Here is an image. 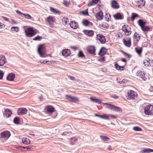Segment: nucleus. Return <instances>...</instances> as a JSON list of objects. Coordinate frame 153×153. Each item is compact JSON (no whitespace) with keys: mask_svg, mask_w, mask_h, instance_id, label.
I'll return each mask as SVG.
<instances>
[{"mask_svg":"<svg viewBox=\"0 0 153 153\" xmlns=\"http://www.w3.org/2000/svg\"><path fill=\"white\" fill-rule=\"evenodd\" d=\"M144 112L147 115L153 114V106L151 105L146 106L144 108Z\"/></svg>","mask_w":153,"mask_h":153,"instance_id":"obj_1","label":"nucleus"},{"mask_svg":"<svg viewBox=\"0 0 153 153\" xmlns=\"http://www.w3.org/2000/svg\"><path fill=\"white\" fill-rule=\"evenodd\" d=\"M25 33L26 35L28 37H33L36 33V32L35 31L33 27L28 28L25 30Z\"/></svg>","mask_w":153,"mask_h":153,"instance_id":"obj_2","label":"nucleus"},{"mask_svg":"<svg viewBox=\"0 0 153 153\" xmlns=\"http://www.w3.org/2000/svg\"><path fill=\"white\" fill-rule=\"evenodd\" d=\"M105 104L106 105V107L111 110L119 112H121L122 111L120 108L117 106L108 103H106Z\"/></svg>","mask_w":153,"mask_h":153,"instance_id":"obj_3","label":"nucleus"},{"mask_svg":"<svg viewBox=\"0 0 153 153\" xmlns=\"http://www.w3.org/2000/svg\"><path fill=\"white\" fill-rule=\"evenodd\" d=\"M10 135V133L8 131L2 132L1 134V140L4 141L7 140Z\"/></svg>","mask_w":153,"mask_h":153,"instance_id":"obj_4","label":"nucleus"},{"mask_svg":"<svg viewBox=\"0 0 153 153\" xmlns=\"http://www.w3.org/2000/svg\"><path fill=\"white\" fill-rule=\"evenodd\" d=\"M137 93L134 91L130 90L128 92L126 97L128 99H134L136 97Z\"/></svg>","mask_w":153,"mask_h":153,"instance_id":"obj_5","label":"nucleus"},{"mask_svg":"<svg viewBox=\"0 0 153 153\" xmlns=\"http://www.w3.org/2000/svg\"><path fill=\"white\" fill-rule=\"evenodd\" d=\"M66 98L67 100L72 102L75 103L79 101L78 98L75 97H72L69 95H66Z\"/></svg>","mask_w":153,"mask_h":153,"instance_id":"obj_6","label":"nucleus"},{"mask_svg":"<svg viewBox=\"0 0 153 153\" xmlns=\"http://www.w3.org/2000/svg\"><path fill=\"white\" fill-rule=\"evenodd\" d=\"M44 50L45 48L44 47L43 44H41L39 46L38 51L39 54L41 57H43V56L45 54Z\"/></svg>","mask_w":153,"mask_h":153,"instance_id":"obj_7","label":"nucleus"},{"mask_svg":"<svg viewBox=\"0 0 153 153\" xmlns=\"http://www.w3.org/2000/svg\"><path fill=\"white\" fill-rule=\"evenodd\" d=\"M127 40L124 38L123 39V42L124 44L126 46L130 47L131 46V39L130 38L128 37L126 38Z\"/></svg>","mask_w":153,"mask_h":153,"instance_id":"obj_8","label":"nucleus"},{"mask_svg":"<svg viewBox=\"0 0 153 153\" xmlns=\"http://www.w3.org/2000/svg\"><path fill=\"white\" fill-rule=\"evenodd\" d=\"M136 75L144 80H145L146 79V78L145 76V73L144 71H138L137 72Z\"/></svg>","mask_w":153,"mask_h":153,"instance_id":"obj_9","label":"nucleus"},{"mask_svg":"<svg viewBox=\"0 0 153 153\" xmlns=\"http://www.w3.org/2000/svg\"><path fill=\"white\" fill-rule=\"evenodd\" d=\"M140 37L139 34L137 32H135L133 36V39L134 44H136L138 43L140 39Z\"/></svg>","mask_w":153,"mask_h":153,"instance_id":"obj_10","label":"nucleus"},{"mask_svg":"<svg viewBox=\"0 0 153 153\" xmlns=\"http://www.w3.org/2000/svg\"><path fill=\"white\" fill-rule=\"evenodd\" d=\"M97 38L99 40L101 43L104 44L106 41L105 36L101 34H99L97 35Z\"/></svg>","mask_w":153,"mask_h":153,"instance_id":"obj_11","label":"nucleus"},{"mask_svg":"<svg viewBox=\"0 0 153 153\" xmlns=\"http://www.w3.org/2000/svg\"><path fill=\"white\" fill-rule=\"evenodd\" d=\"M27 112V110L25 108H19L17 110V114L19 115L26 114Z\"/></svg>","mask_w":153,"mask_h":153,"instance_id":"obj_12","label":"nucleus"},{"mask_svg":"<svg viewBox=\"0 0 153 153\" xmlns=\"http://www.w3.org/2000/svg\"><path fill=\"white\" fill-rule=\"evenodd\" d=\"M97 19L99 20H101L103 19V13L101 11L98 12L95 15Z\"/></svg>","mask_w":153,"mask_h":153,"instance_id":"obj_13","label":"nucleus"},{"mask_svg":"<svg viewBox=\"0 0 153 153\" xmlns=\"http://www.w3.org/2000/svg\"><path fill=\"white\" fill-rule=\"evenodd\" d=\"M62 54L64 56L67 57L71 54L70 50L68 49L63 50L62 52Z\"/></svg>","mask_w":153,"mask_h":153,"instance_id":"obj_14","label":"nucleus"},{"mask_svg":"<svg viewBox=\"0 0 153 153\" xmlns=\"http://www.w3.org/2000/svg\"><path fill=\"white\" fill-rule=\"evenodd\" d=\"M95 48L94 47L92 46L89 47L87 49L88 52L91 54L95 55Z\"/></svg>","mask_w":153,"mask_h":153,"instance_id":"obj_15","label":"nucleus"},{"mask_svg":"<svg viewBox=\"0 0 153 153\" xmlns=\"http://www.w3.org/2000/svg\"><path fill=\"white\" fill-rule=\"evenodd\" d=\"M91 100L93 102L100 103L101 102L102 100L97 98L95 97L91 96L90 97Z\"/></svg>","mask_w":153,"mask_h":153,"instance_id":"obj_16","label":"nucleus"},{"mask_svg":"<svg viewBox=\"0 0 153 153\" xmlns=\"http://www.w3.org/2000/svg\"><path fill=\"white\" fill-rule=\"evenodd\" d=\"M70 25L72 28L74 29H76L78 27V23L75 21H71L70 23Z\"/></svg>","mask_w":153,"mask_h":153,"instance_id":"obj_17","label":"nucleus"},{"mask_svg":"<svg viewBox=\"0 0 153 153\" xmlns=\"http://www.w3.org/2000/svg\"><path fill=\"white\" fill-rule=\"evenodd\" d=\"M15 77V75L13 73L9 74L7 77V79L9 81H13L14 80Z\"/></svg>","mask_w":153,"mask_h":153,"instance_id":"obj_18","label":"nucleus"},{"mask_svg":"<svg viewBox=\"0 0 153 153\" xmlns=\"http://www.w3.org/2000/svg\"><path fill=\"white\" fill-rule=\"evenodd\" d=\"M22 142L24 144L28 145L30 143V140L29 139L26 137H24L22 139Z\"/></svg>","mask_w":153,"mask_h":153,"instance_id":"obj_19","label":"nucleus"},{"mask_svg":"<svg viewBox=\"0 0 153 153\" xmlns=\"http://www.w3.org/2000/svg\"><path fill=\"white\" fill-rule=\"evenodd\" d=\"M5 58L4 56H0V66H2L6 62Z\"/></svg>","mask_w":153,"mask_h":153,"instance_id":"obj_20","label":"nucleus"},{"mask_svg":"<svg viewBox=\"0 0 153 153\" xmlns=\"http://www.w3.org/2000/svg\"><path fill=\"white\" fill-rule=\"evenodd\" d=\"M47 111L48 113H52L54 110V108L51 106H48L46 108Z\"/></svg>","mask_w":153,"mask_h":153,"instance_id":"obj_21","label":"nucleus"},{"mask_svg":"<svg viewBox=\"0 0 153 153\" xmlns=\"http://www.w3.org/2000/svg\"><path fill=\"white\" fill-rule=\"evenodd\" d=\"M83 32L85 34L89 36H91L94 35V32L92 30H84Z\"/></svg>","mask_w":153,"mask_h":153,"instance_id":"obj_22","label":"nucleus"},{"mask_svg":"<svg viewBox=\"0 0 153 153\" xmlns=\"http://www.w3.org/2000/svg\"><path fill=\"white\" fill-rule=\"evenodd\" d=\"M118 3L117 2L113 0L112 1L111 6L112 7L115 9H118L119 8L120 6L117 5Z\"/></svg>","mask_w":153,"mask_h":153,"instance_id":"obj_23","label":"nucleus"},{"mask_svg":"<svg viewBox=\"0 0 153 153\" xmlns=\"http://www.w3.org/2000/svg\"><path fill=\"white\" fill-rule=\"evenodd\" d=\"M138 24L140 27L141 28H142L146 25V22L140 19L138 21Z\"/></svg>","mask_w":153,"mask_h":153,"instance_id":"obj_24","label":"nucleus"},{"mask_svg":"<svg viewBox=\"0 0 153 153\" xmlns=\"http://www.w3.org/2000/svg\"><path fill=\"white\" fill-rule=\"evenodd\" d=\"M106 52L105 48L104 47H102L100 50L99 53V54L100 56H102L105 54Z\"/></svg>","mask_w":153,"mask_h":153,"instance_id":"obj_25","label":"nucleus"},{"mask_svg":"<svg viewBox=\"0 0 153 153\" xmlns=\"http://www.w3.org/2000/svg\"><path fill=\"white\" fill-rule=\"evenodd\" d=\"M12 112L11 110L9 109H6L5 110V114L7 117H10L12 114Z\"/></svg>","mask_w":153,"mask_h":153,"instance_id":"obj_26","label":"nucleus"},{"mask_svg":"<svg viewBox=\"0 0 153 153\" xmlns=\"http://www.w3.org/2000/svg\"><path fill=\"white\" fill-rule=\"evenodd\" d=\"M143 31H150L152 30V28L149 26L145 25L143 27L141 28Z\"/></svg>","mask_w":153,"mask_h":153,"instance_id":"obj_27","label":"nucleus"},{"mask_svg":"<svg viewBox=\"0 0 153 153\" xmlns=\"http://www.w3.org/2000/svg\"><path fill=\"white\" fill-rule=\"evenodd\" d=\"M114 16L116 19H123L122 15L119 13L115 14Z\"/></svg>","mask_w":153,"mask_h":153,"instance_id":"obj_28","label":"nucleus"},{"mask_svg":"<svg viewBox=\"0 0 153 153\" xmlns=\"http://www.w3.org/2000/svg\"><path fill=\"white\" fill-rule=\"evenodd\" d=\"M151 152H153V150L150 149H143L141 152L142 153H149Z\"/></svg>","mask_w":153,"mask_h":153,"instance_id":"obj_29","label":"nucleus"},{"mask_svg":"<svg viewBox=\"0 0 153 153\" xmlns=\"http://www.w3.org/2000/svg\"><path fill=\"white\" fill-rule=\"evenodd\" d=\"M145 4V1H143V0L140 1L137 3V5L140 8H141L143 6H144Z\"/></svg>","mask_w":153,"mask_h":153,"instance_id":"obj_30","label":"nucleus"},{"mask_svg":"<svg viewBox=\"0 0 153 153\" xmlns=\"http://www.w3.org/2000/svg\"><path fill=\"white\" fill-rule=\"evenodd\" d=\"M77 139L78 138H76V137H74L70 138L69 140L71 144L72 145L74 144L75 143L77 142Z\"/></svg>","mask_w":153,"mask_h":153,"instance_id":"obj_31","label":"nucleus"},{"mask_svg":"<svg viewBox=\"0 0 153 153\" xmlns=\"http://www.w3.org/2000/svg\"><path fill=\"white\" fill-rule=\"evenodd\" d=\"M46 22L49 24H51L53 22V19L51 17H49L46 19Z\"/></svg>","mask_w":153,"mask_h":153,"instance_id":"obj_32","label":"nucleus"},{"mask_svg":"<svg viewBox=\"0 0 153 153\" xmlns=\"http://www.w3.org/2000/svg\"><path fill=\"white\" fill-rule=\"evenodd\" d=\"M99 0H92L88 4V6L94 5L98 2Z\"/></svg>","mask_w":153,"mask_h":153,"instance_id":"obj_33","label":"nucleus"},{"mask_svg":"<svg viewBox=\"0 0 153 153\" xmlns=\"http://www.w3.org/2000/svg\"><path fill=\"white\" fill-rule=\"evenodd\" d=\"M100 137L101 138L104 142L108 141L109 140V138L107 136L100 135Z\"/></svg>","mask_w":153,"mask_h":153,"instance_id":"obj_34","label":"nucleus"},{"mask_svg":"<svg viewBox=\"0 0 153 153\" xmlns=\"http://www.w3.org/2000/svg\"><path fill=\"white\" fill-rule=\"evenodd\" d=\"M135 49L136 52L139 55H140L142 52L143 49L142 48H135Z\"/></svg>","mask_w":153,"mask_h":153,"instance_id":"obj_35","label":"nucleus"},{"mask_svg":"<svg viewBox=\"0 0 153 153\" xmlns=\"http://www.w3.org/2000/svg\"><path fill=\"white\" fill-rule=\"evenodd\" d=\"M124 32L126 33L125 35L126 36H129L130 35L132 32L130 30H129V29L128 28V27L126 29V30H125Z\"/></svg>","mask_w":153,"mask_h":153,"instance_id":"obj_36","label":"nucleus"},{"mask_svg":"<svg viewBox=\"0 0 153 153\" xmlns=\"http://www.w3.org/2000/svg\"><path fill=\"white\" fill-rule=\"evenodd\" d=\"M50 10L51 12L54 13H59V11L57 9H55L52 7H50Z\"/></svg>","mask_w":153,"mask_h":153,"instance_id":"obj_37","label":"nucleus"},{"mask_svg":"<svg viewBox=\"0 0 153 153\" xmlns=\"http://www.w3.org/2000/svg\"><path fill=\"white\" fill-rule=\"evenodd\" d=\"M149 58L148 59L145 60L144 61L143 63L145 66L146 67H148L149 66L150 64V63L149 62Z\"/></svg>","mask_w":153,"mask_h":153,"instance_id":"obj_38","label":"nucleus"},{"mask_svg":"<svg viewBox=\"0 0 153 153\" xmlns=\"http://www.w3.org/2000/svg\"><path fill=\"white\" fill-rule=\"evenodd\" d=\"M11 30L13 31L18 32L19 30V28L17 27H11Z\"/></svg>","mask_w":153,"mask_h":153,"instance_id":"obj_39","label":"nucleus"},{"mask_svg":"<svg viewBox=\"0 0 153 153\" xmlns=\"http://www.w3.org/2000/svg\"><path fill=\"white\" fill-rule=\"evenodd\" d=\"M33 147L32 146H29L26 147L21 146V148H23L26 150L25 151H29L31 150L32 147Z\"/></svg>","mask_w":153,"mask_h":153,"instance_id":"obj_40","label":"nucleus"},{"mask_svg":"<svg viewBox=\"0 0 153 153\" xmlns=\"http://www.w3.org/2000/svg\"><path fill=\"white\" fill-rule=\"evenodd\" d=\"M19 117H15L13 120V122L16 124H19Z\"/></svg>","mask_w":153,"mask_h":153,"instance_id":"obj_41","label":"nucleus"},{"mask_svg":"<svg viewBox=\"0 0 153 153\" xmlns=\"http://www.w3.org/2000/svg\"><path fill=\"white\" fill-rule=\"evenodd\" d=\"M82 23L84 25L87 26L91 22L87 20H84Z\"/></svg>","mask_w":153,"mask_h":153,"instance_id":"obj_42","label":"nucleus"},{"mask_svg":"<svg viewBox=\"0 0 153 153\" xmlns=\"http://www.w3.org/2000/svg\"><path fill=\"white\" fill-rule=\"evenodd\" d=\"M138 16H139L137 14L135 13H132L131 16V18L132 20V21H133L136 17H138Z\"/></svg>","mask_w":153,"mask_h":153,"instance_id":"obj_43","label":"nucleus"},{"mask_svg":"<svg viewBox=\"0 0 153 153\" xmlns=\"http://www.w3.org/2000/svg\"><path fill=\"white\" fill-rule=\"evenodd\" d=\"M62 21L63 24L64 25H66L67 24L68 22V19L66 17H64L62 19Z\"/></svg>","mask_w":153,"mask_h":153,"instance_id":"obj_44","label":"nucleus"},{"mask_svg":"<svg viewBox=\"0 0 153 153\" xmlns=\"http://www.w3.org/2000/svg\"><path fill=\"white\" fill-rule=\"evenodd\" d=\"M133 129L135 131H142V129L139 127L135 126L133 128Z\"/></svg>","mask_w":153,"mask_h":153,"instance_id":"obj_45","label":"nucleus"},{"mask_svg":"<svg viewBox=\"0 0 153 153\" xmlns=\"http://www.w3.org/2000/svg\"><path fill=\"white\" fill-rule=\"evenodd\" d=\"M42 37L39 35L37 36L36 37H35L34 38H33V40H38V41H40L41 40V39H42Z\"/></svg>","mask_w":153,"mask_h":153,"instance_id":"obj_46","label":"nucleus"},{"mask_svg":"<svg viewBox=\"0 0 153 153\" xmlns=\"http://www.w3.org/2000/svg\"><path fill=\"white\" fill-rule=\"evenodd\" d=\"M78 56L79 57H83L85 56V55L82 51H80L78 54Z\"/></svg>","mask_w":153,"mask_h":153,"instance_id":"obj_47","label":"nucleus"},{"mask_svg":"<svg viewBox=\"0 0 153 153\" xmlns=\"http://www.w3.org/2000/svg\"><path fill=\"white\" fill-rule=\"evenodd\" d=\"M102 119H105L107 120H109L110 119L109 118L108 116L106 114H104L102 116Z\"/></svg>","mask_w":153,"mask_h":153,"instance_id":"obj_48","label":"nucleus"},{"mask_svg":"<svg viewBox=\"0 0 153 153\" xmlns=\"http://www.w3.org/2000/svg\"><path fill=\"white\" fill-rule=\"evenodd\" d=\"M23 15L25 16V17L27 19H31L32 17L30 15L28 14H23Z\"/></svg>","mask_w":153,"mask_h":153,"instance_id":"obj_49","label":"nucleus"},{"mask_svg":"<svg viewBox=\"0 0 153 153\" xmlns=\"http://www.w3.org/2000/svg\"><path fill=\"white\" fill-rule=\"evenodd\" d=\"M105 17L106 20L107 21H108L109 20V18H111V16L110 15L106 14L105 16Z\"/></svg>","mask_w":153,"mask_h":153,"instance_id":"obj_50","label":"nucleus"},{"mask_svg":"<svg viewBox=\"0 0 153 153\" xmlns=\"http://www.w3.org/2000/svg\"><path fill=\"white\" fill-rule=\"evenodd\" d=\"M128 27V25H124L122 27V30L124 32L125 30H126V29Z\"/></svg>","mask_w":153,"mask_h":153,"instance_id":"obj_51","label":"nucleus"},{"mask_svg":"<svg viewBox=\"0 0 153 153\" xmlns=\"http://www.w3.org/2000/svg\"><path fill=\"white\" fill-rule=\"evenodd\" d=\"M122 53L124 54V55L128 57V58H130L131 57V56L130 54H128L127 53L124 52V51H122Z\"/></svg>","mask_w":153,"mask_h":153,"instance_id":"obj_52","label":"nucleus"},{"mask_svg":"<svg viewBox=\"0 0 153 153\" xmlns=\"http://www.w3.org/2000/svg\"><path fill=\"white\" fill-rule=\"evenodd\" d=\"M4 74L3 71L0 70V79H2Z\"/></svg>","mask_w":153,"mask_h":153,"instance_id":"obj_53","label":"nucleus"},{"mask_svg":"<svg viewBox=\"0 0 153 153\" xmlns=\"http://www.w3.org/2000/svg\"><path fill=\"white\" fill-rule=\"evenodd\" d=\"M70 132L65 131L62 134V135H68L70 134Z\"/></svg>","mask_w":153,"mask_h":153,"instance_id":"obj_54","label":"nucleus"},{"mask_svg":"<svg viewBox=\"0 0 153 153\" xmlns=\"http://www.w3.org/2000/svg\"><path fill=\"white\" fill-rule=\"evenodd\" d=\"M114 66L115 67V68H116V69L117 70H119V65L117 63H116L114 65Z\"/></svg>","mask_w":153,"mask_h":153,"instance_id":"obj_55","label":"nucleus"},{"mask_svg":"<svg viewBox=\"0 0 153 153\" xmlns=\"http://www.w3.org/2000/svg\"><path fill=\"white\" fill-rule=\"evenodd\" d=\"M109 118H111L112 119H115L116 118V117L113 115H110L108 116Z\"/></svg>","mask_w":153,"mask_h":153,"instance_id":"obj_56","label":"nucleus"},{"mask_svg":"<svg viewBox=\"0 0 153 153\" xmlns=\"http://www.w3.org/2000/svg\"><path fill=\"white\" fill-rule=\"evenodd\" d=\"M82 13L83 14H84L85 15H88L87 10L86 11H83L82 12Z\"/></svg>","mask_w":153,"mask_h":153,"instance_id":"obj_57","label":"nucleus"},{"mask_svg":"<svg viewBox=\"0 0 153 153\" xmlns=\"http://www.w3.org/2000/svg\"><path fill=\"white\" fill-rule=\"evenodd\" d=\"M124 67H125L124 66H119V70H123L124 69Z\"/></svg>","mask_w":153,"mask_h":153,"instance_id":"obj_58","label":"nucleus"},{"mask_svg":"<svg viewBox=\"0 0 153 153\" xmlns=\"http://www.w3.org/2000/svg\"><path fill=\"white\" fill-rule=\"evenodd\" d=\"M99 60L100 62H104L105 61V58L104 57H102Z\"/></svg>","mask_w":153,"mask_h":153,"instance_id":"obj_59","label":"nucleus"},{"mask_svg":"<svg viewBox=\"0 0 153 153\" xmlns=\"http://www.w3.org/2000/svg\"><path fill=\"white\" fill-rule=\"evenodd\" d=\"M111 97L115 99H117L118 98V97L116 95H111Z\"/></svg>","mask_w":153,"mask_h":153,"instance_id":"obj_60","label":"nucleus"},{"mask_svg":"<svg viewBox=\"0 0 153 153\" xmlns=\"http://www.w3.org/2000/svg\"><path fill=\"white\" fill-rule=\"evenodd\" d=\"M16 12L19 15H23V14H24V13H22L20 11L18 10H16Z\"/></svg>","mask_w":153,"mask_h":153,"instance_id":"obj_61","label":"nucleus"},{"mask_svg":"<svg viewBox=\"0 0 153 153\" xmlns=\"http://www.w3.org/2000/svg\"><path fill=\"white\" fill-rule=\"evenodd\" d=\"M68 77L70 78V79L72 80H74L75 79V78L73 76H69Z\"/></svg>","mask_w":153,"mask_h":153,"instance_id":"obj_62","label":"nucleus"},{"mask_svg":"<svg viewBox=\"0 0 153 153\" xmlns=\"http://www.w3.org/2000/svg\"><path fill=\"white\" fill-rule=\"evenodd\" d=\"M1 17L4 20L7 21H8V19L7 18L3 16H2Z\"/></svg>","mask_w":153,"mask_h":153,"instance_id":"obj_63","label":"nucleus"},{"mask_svg":"<svg viewBox=\"0 0 153 153\" xmlns=\"http://www.w3.org/2000/svg\"><path fill=\"white\" fill-rule=\"evenodd\" d=\"M48 62V61H45V60H41L40 61V62L42 63H47Z\"/></svg>","mask_w":153,"mask_h":153,"instance_id":"obj_64","label":"nucleus"}]
</instances>
